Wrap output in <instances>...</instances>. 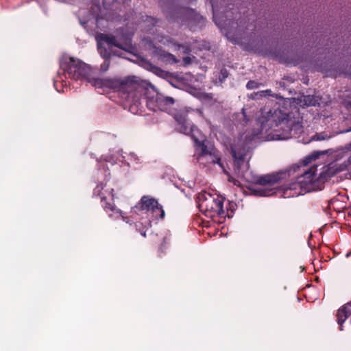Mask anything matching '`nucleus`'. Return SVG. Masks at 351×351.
<instances>
[{"label":"nucleus","instance_id":"obj_16","mask_svg":"<svg viewBox=\"0 0 351 351\" xmlns=\"http://www.w3.org/2000/svg\"><path fill=\"white\" fill-rule=\"evenodd\" d=\"M186 11L185 8H173L170 10H165L167 19L170 21H176Z\"/></svg>","mask_w":351,"mask_h":351},{"label":"nucleus","instance_id":"obj_29","mask_svg":"<svg viewBox=\"0 0 351 351\" xmlns=\"http://www.w3.org/2000/svg\"><path fill=\"white\" fill-rule=\"evenodd\" d=\"M326 138V136H324L322 134H316L313 136V139L317 140V141H322V140H324Z\"/></svg>","mask_w":351,"mask_h":351},{"label":"nucleus","instance_id":"obj_28","mask_svg":"<svg viewBox=\"0 0 351 351\" xmlns=\"http://www.w3.org/2000/svg\"><path fill=\"white\" fill-rule=\"evenodd\" d=\"M213 162L214 163L218 164L223 169V171L226 173L224 169L223 164L221 162V158L219 157H215V158L213 159Z\"/></svg>","mask_w":351,"mask_h":351},{"label":"nucleus","instance_id":"obj_32","mask_svg":"<svg viewBox=\"0 0 351 351\" xmlns=\"http://www.w3.org/2000/svg\"><path fill=\"white\" fill-rule=\"evenodd\" d=\"M139 232L143 237H146V230L144 228L140 230Z\"/></svg>","mask_w":351,"mask_h":351},{"label":"nucleus","instance_id":"obj_17","mask_svg":"<svg viewBox=\"0 0 351 351\" xmlns=\"http://www.w3.org/2000/svg\"><path fill=\"white\" fill-rule=\"evenodd\" d=\"M114 189H110L108 191V195L110 196V201H107V198L102 202V207L106 211H113L116 210V206L114 204V195L113 193Z\"/></svg>","mask_w":351,"mask_h":351},{"label":"nucleus","instance_id":"obj_20","mask_svg":"<svg viewBox=\"0 0 351 351\" xmlns=\"http://www.w3.org/2000/svg\"><path fill=\"white\" fill-rule=\"evenodd\" d=\"M160 57L163 60L166 61L170 64L177 63L178 60L176 59V56L170 53L166 52L165 51H162L160 54Z\"/></svg>","mask_w":351,"mask_h":351},{"label":"nucleus","instance_id":"obj_1","mask_svg":"<svg viewBox=\"0 0 351 351\" xmlns=\"http://www.w3.org/2000/svg\"><path fill=\"white\" fill-rule=\"evenodd\" d=\"M290 116V110L278 104L268 110L264 108L257 121L259 125L258 134L270 136L272 134L271 131H277L275 128L280 125H282V132L274 134L277 136V139H287L300 133L301 124L291 119Z\"/></svg>","mask_w":351,"mask_h":351},{"label":"nucleus","instance_id":"obj_10","mask_svg":"<svg viewBox=\"0 0 351 351\" xmlns=\"http://www.w3.org/2000/svg\"><path fill=\"white\" fill-rule=\"evenodd\" d=\"M157 204L158 201L156 199L144 195L141 197L138 204L136 205L135 208L139 210L149 212Z\"/></svg>","mask_w":351,"mask_h":351},{"label":"nucleus","instance_id":"obj_14","mask_svg":"<svg viewBox=\"0 0 351 351\" xmlns=\"http://www.w3.org/2000/svg\"><path fill=\"white\" fill-rule=\"evenodd\" d=\"M174 99L171 97H165L158 94V110L165 111L174 104Z\"/></svg>","mask_w":351,"mask_h":351},{"label":"nucleus","instance_id":"obj_3","mask_svg":"<svg viewBox=\"0 0 351 351\" xmlns=\"http://www.w3.org/2000/svg\"><path fill=\"white\" fill-rule=\"evenodd\" d=\"M144 104L147 108L153 111L158 110V93L153 96L147 95V90L143 84V82L138 79V87L134 88L132 95L127 96V106L129 110L133 114L141 113Z\"/></svg>","mask_w":351,"mask_h":351},{"label":"nucleus","instance_id":"obj_30","mask_svg":"<svg viewBox=\"0 0 351 351\" xmlns=\"http://www.w3.org/2000/svg\"><path fill=\"white\" fill-rule=\"evenodd\" d=\"M183 62L185 65H189V64H191L192 60L190 57L186 56V57L183 58Z\"/></svg>","mask_w":351,"mask_h":351},{"label":"nucleus","instance_id":"obj_19","mask_svg":"<svg viewBox=\"0 0 351 351\" xmlns=\"http://www.w3.org/2000/svg\"><path fill=\"white\" fill-rule=\"evenodd\" d=\"M104 187L105 185L102 183H100L97 184L93 189V195L100 197L101 202H104L107 198V197L105 195V193L103 192Z\"/></svg>","mask_w":351,"mask_h":351},{"label":"nucleus","instance_id":"obj_11","mask_svg":"<svg viewBox=\"0 0 351 351\" xmlns=\"http://www.w3.org/2000/svg\"><path fill=\"white\" fill-rule=\"evenodd\" d=\"M97 40L106 43L110 48L114 46L121 49H124L123 45L117 42L116 36L112 34H99L97 36Z\"/></svg>","mask_w":351,"mask_h":351},{"label":"nucleus","instance_id":"obj_13","mask_svg":"<svg viewBox=\"0 0 351 351\" xmlns=\"http://www.w3.org/2000/svg\"><path fill=\"white\" fill-rule=\"evenodd\" d=\"M300 182L292 183L289 187H286L283 191L284 197H290L294 196H298L302 193Z\"/></svg>","mask_w":351,"mask_h":351},{"label":"nucleus","instance_id":"obj_26","mask_svg":"<svg viewBox=\"0 0 351 351\" xmlns=\"http://www.w3.org/2000/svg\"><path fill=\"white\" fill-rule=\"evenodd\" d=\"M303 176L306 178H308L310 181L313 180L315 177V171H312L310 169L309 171H306L303 175Z\"/></svg>","mask_w":351,"mask_h":351},{"label":"nucleus","instance_id":"obj_9","mask_svg":"<svg viewBox=\"0 0 351 351\" xmlns=\"http://www.w3.org/2000/svg\"><path fill=\"white\" fill-rule=\"evenodd\" d=\"M193 140L199 158L207 155L213 156L214 154V149L213 147H208V141L202 132L196 131L195 138H193Z\"/></svg>","mask_w":351,"mask_h":351},{"label":"nucleus","instance_id":"obj_35","mask_svg":"<svg viewBox=\"0 0 351 351\" xmlns=\"http://www.w3.org/2000/svg\"><path fill=\"white\" fill-rule=\"evenodd\" d=\"M351 254V251L347 254V256H350Z\"/></svg>","mask_w":351,"mask_h":351},{"label":"nucleus","instance_id":"obj_31","mask_svg":"<svg viewBox=\"0 0 351 351\" xmlns=\"http://www.w3.org/2000/svg\"><path fill=\"white\" fill-rule=\"evenodd\" d=\"M263 95L265 97H267V96L274 97V95L271 94V90L270 89H267V90H263Z\"/></svg>","mask_w":351,"mask_h":351},{"label":"nucleus","instance_id":"obj_36","mask_svg":"<svg viewBox=\"0 0 351 351\" xmlns=\"http://www.w3.org/2000/svg\"><path fill=\"white\" fill-rule=\"evenodd\" d=\"M350 145L351 146V142H350Z\"/></svg>","mask_w":351,"mask_h":351},{"label":"nucleus","instance_id":"obj_18","mask_svg":"<svg viewBox=\"0 0 351 351\" xmlns=\"http://www.w3.org/2000/svg\"><path fill=\"white\" fill-rule=\"evenodd\" d=\"M152 214L153 219H162L164 218L165 213L163 210L162 206L158 202V204L154 206V208L149 211Z\"/></svg>","mask_w":351,"mask_h":351},{"label":"nucleus","instance_id":"obj_5","mask_svg":"<svg viewBox=\"0 0 351 351\" xmlns=\"http://www.w3.org/2000/svg\"><path fill=\"white\" fill-rule=\"evenodd\" d=\"M60 69L66 73L69 77L75 80H86L92 83L91 68L86 63L74 58H66L60 63Z\"/></svg>","mask_w":351,"mask_h":351},{"label":"nucleus","instance_id":"obj_23","mask_svg":"<svg viewBox=\"0 0 351 351\" xmlns=\"http://www.w3.org/2000/svg\"><path fill=\"white\" fill-rule=\"evenodd\" d=\"M229 75V73L228 70L225 68L222 69L220 71L219 75V80L221 83L223 82L228 77Z\"/></svg>","mask_w":351,"mask_h":351},{"label":"nucleus","instance_id":"obj_12","mask_svg":"<svg viewBox=\"0 0 351 351\" xmlns=\"http://www.w3.org/2000/svg\"><path fill=\"white\" fill-rule=\"evenodd\" d=\"M298 104L302 108L315 106L319 104L317 97L313 95H301L298 99Z\"/></svg>","mask_w":351,"mask_h":351},{"label":"nucleus","instance_id":"obj_27","mask_svg":"<svg viewBox=\"0 0 351 351\" xmlns=\"http://www.w3.org/2000/svg\"><path fill=\"white\" fill-rule=\"evenodd\" d=\"M110 66V60L104 59V63L101 65V70L103 72L106 71Z\"/></svg>","mask_w":351,"mask_h":351},{"label":"nucleus","instance_id":"obj_21","mask_svg":"<svg viewBox=\"0 0 351 351\" xmlns=\"http://www.w3.org/2000/svg\"><path fill=\"white\" fill-rule=\"evenodd\" d=\"M97 49L101 56L106 60H110L111 54L108 49L103 47L100 41H97Z\"/></svg>","mask_w":351,"mask_h":351},{"label":"nucleus","instance_id":"obj_6","mask_svg":"<svg viewBox=\"0 0 351 351\" xmlns=\"http://www.w3.org/2000/svg\"><path fill=\"white\" fill-rule=\"evenodd\" d=\"M280 180L279 173L268 174L257 178L255 184L260 185L261 188L256 190V193L260 196L265 197L276 194Z\"/></svg>","mask_w":351,"mask_h":351},{"label":"nucleus","instance_id":"obj_25","mask_svg":"<svg viewBox=\"0 0 351 351\" xmlns=\"http://www.w3.org/2000/svg\"><path fill=\"white\" fill-rule=\"evenodd\" d=\"M249 97L252 99H259L261 98L265 97V96L263 95V91L261 90V91L254 92V93H251L249 95Z\"/></svg>","mask_w":351,"mask_h":351},{"label":"nucleus","instance_id":"obj_15","mask_svg":"<svg viewBox=\"0 0 351 351\" xmlns=\"http://www.w3.org/2000/svg\"><path fill=\"white\" fill-rule=\"evenodd\" d=\"M241 26L238 24L237 22H232V27L227 30V36L229 38L236 40L239 39L241 36Z\"/></svg>","mask_w":351,"mask_h":351},{"label":"nucleus","instance_id":"obj_4","mask_svg":"<svg viewBox=\"0 0 351 351\" xmlns=\"http://www.w3.org/2000/svg\"><path fill=\"white\" fill-rule=\"evenodd\" d=\"M225 198L216 193L211 194L206 191L199 193L197 204L199 210L207 217L214 218L217 216L225 218L229 216L228 211L223 209Z\"/></svg>","mask_w":351,"mask_h":351},{"label":"nucleus","instance_id":"obj_2","mask_svg":"<svg viewBox=\"0 0 351 351\" xmlns=\"http://www.w3.org/2000/svg\"><path fill=\"white\" fill-rule=\"evenodd\" d=\"M138 77L136 76H128L125 77L115 78H92V84L96 88H107L114 90L119 93L120 97L125 100L127 104L128 95H132V93L138 87Z\"/></svg>","mask_w":351,"mask_h":351},{"label":"nucleus","instance_id":"obj_8","mask_svg":"<svg viewBox=\"0 0 351 351\" xmlns=\"http://www.w3.org/2000/svg\"><path fill=\"white\" fill-rule=\"evenodd\" d=\"M249 147L243 143H237L231 147V153L234 159V167L235 171H238L240 174L241 170L245 165V157L247 155Z\"/></svg>","mask_w":351,"mask_h":351},{"label":"nucleus","instance_id":"obj_22","mask_svg":"<svg viewBox=\"0 0 351 351\" xmlns=\"http://www.w3.org/2000/svg\"><path fill=\"white\" fill-rule=\"evenodd\" d=\"M326 152H327L326 151H324V152H315L313 153L311 155L305 158V159L303 161L304 165L306 166V165H308L312 161H314L317 158H318L321 154H324Z\"/></svg>","mask_w":351,"mask_h":351},{"label":"nucleus","instance_id":"obj_34","mask_svg":"<svg viewBox=\"0 0 351 351\" xmlns=\"http://www.w3.org/2000/svg\"><path fill=\"white\" fill-rule=\"evenodd\" d=\"M244 110H245L244 109H242V112H243V116L245 117Z\"/></svg>","mask_w":351,"mask_h":351},{"label":"nucleus","instance_id":"obj_7","mask_svg":"<svg viewBox=\"0 0 351 351\" xmlns=\"http://www.w3.org/2000/svg\"><path fill=\"white\" fill-rule=\"evenodd\" d=\"M174 119L177 122L176 130L186 135L190 136L193 139L197 132H201L187 117L184 112H177Z\"/></svg>","mask_w":351,"mask_h":351},{"label":"nucleus","instance_id":"obj_24","mask_svg":"<svg viewBox=\"0 0 351 351\" xmlns=\"http://www.w3.org/2000/svg\"><path fill=\"white\" fill-rule=\"evenodd\" d=\"M261 86V84L254 81V80H250L247 84L246 88L248 90H252L258 88Z\"/></svg>","mask_w":351,"mask_h":351},{"label":"nucleus","instance_id":"obj_33","mask_svg":"<svg viewBox=\"0 0 351 351\" xmlns=\"http://www.w3.org/2000/svg\"><path fill=\"white\" fill-rule=\"evenodd\" d=\"M280 86H285V84H284V83L280 82Z\"/></svg>","mask_w":351,"mask_h":351}]
</instances>
